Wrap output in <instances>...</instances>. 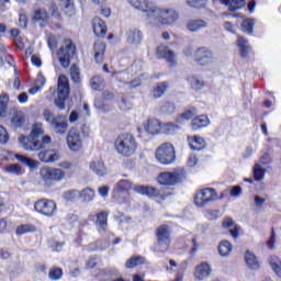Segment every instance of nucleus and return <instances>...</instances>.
<instances>
[{
	"label": "nucleus",
	"instance_id": "ea45409f",
	"mask_svg": "<svg viewBox=\"0 0 281 281\" xmlns=\"http://www.w3.org/2000/svg\"><path fill=\"white\" fill-rule=\"evenodd\" d=\"M133 188V182L128 180H120L114 188V192H128Z\"/></svg>",
	"mask_w": 281,
	"mask_h": 281
},
{
	"label": "nucleus",
	"instance_id": "13d9d810",
	"mask_svg": "<svg viewBox=\"0 0 281 281\" xmlns=\"http://www.w3.org/2000/svg\"><path fill=\"white\" fill-rule=\"evenodd\" d=\"M22 168L19 165H10L7 167V172L11 175H21Z\"/></svg>",
	"mask_w": 281,
	"mask_h": 281
},
{
	"label": "nucleus",
	"instance_id": "bf43d9fd",
	"mask_svg": "<svg viewBox=\"0 0 281 281\" xmlns=\"http://www.w3.org/2000/svg\"><path fill=\"white\" fill-rule=\"evenodd\" d=\"M267 246L269 249H274L276 247V231L273 228L271 229V236L267 243Z\"/></svg>",
	"mask_w": 281,
	"mask_h": 281
},
{
	"label": "nucleus",
	"instance_id": "9b49d317",
	"mask_svg": "<svg viewBox=\"0 0 281 281\" xmlns=\"http://www.w3.org/2000/svg\"><path fill=\"white\" fill-rule=\"evenodd\" d=\"M67 146L72 153H78V150L82 149V135L80 134V130L76 127H71L67 134Z\"/></svg>",
	"mask_w": 281,
	"mask_h": 281
},
{
	"label": "nucleus",
	"instance_id": "4be33fe9",
	"mask_svg": "<svg viewBox=\"0 0 281 281\" xmlns=\"http://www.w3.org/2000/svg\"><path fill=\"white\" fill-rule=\"evenodd\" d=\"M134 190L138 194L150 196L151 199H157V196H159V191L154 187L135 186Z\"/></svg>",
	"mask_w": 281,
	"mask_h": 281
},
{
	"label": "nucleus",
	"instance_id": "393cba45",
	"mask_svg": "<svg viewBox=\"0 0 281 281\" xmlns=\"http://www.w3.org/2000/svg\"><path fill=\"white\" fill-rule=\"evenodd\" d=\"M92 27L95 36L102 37L106 35V24L100 18L92 20Z\"/></svg>",
	"mask_w": 281,
	"mask_h": 281
},
{
	"label": "nucleus",
	"instance_id": "dca6fc26",
	"mask_svg": "<svg viewBox=\"0 0 281 281\" xmlns=\"http://www.w3.org/2000/svg\"><path fill=\"white\" fill-rule=\"evenodd\" d=\"M32 21L38 23L40 27H45L49 23V13L45 9H35L33 12Z\"/></svg>",
	"mask_w": 281,
	"mask_h": 281
},
{
	"label": "nucleus",
	"instance_id": "864d4df0",
	"mask_svg": "<svg viewBox=\"0 0 281 281\" xmlns=\"http://www.w3.org/2000/svg\"><path fill=\"white\" fill-rule=\"evenodd\" d=\"M70 76L74 82H80V68L78 66L70 67Z\"/></svg>",
	"mask_w": 281,
	"mask_h": 281
},
{
	"label": "nucleus",
	"instance_id": "f8f14e48",
	"mask_svg": "<svg viewBox=\"0 0 281 281\" xmlns=\"http://www.w3.org/2000/svg\"><path fill=\"white\" fill-rule=\"evenodd\" d=\"M34 210L43 216H52L56 214L57 206L54 200L42 199L34 203Z\"/></svg>",
	"mask_w": 281,
	"mask_h": 281
},
{
	"label": "nucleus",
	"instance_id": "f3484780",
	"mask_svg": "<svg viewBox=\"0 0 281 281\" xmlns=\"http://www.w3.org/2000/svg\"><path fill=\"white\" fill-rule=\"evenodd\" d=\"M157 54L160 56V58H165L167 63H169L170 67L177 65V56L175 53H172V50L169 49L168 46L160 45L157 49Z\"/></svg>",
	"mask_w": 281,
	"mask_h": 281
},
{
	"label": "nucleus",
	"instance_id": "1a4fd4ad",
	"mask_svg": "<svg viewBox=\"0 0 281 281\" xmlns=\"http://www.w3.org/2000/svg\"><path fill=\"white\" fill-rule=\"evenodd\" d=\"M218 193L213 188H206L198 191L194 195V204L196 207H205L207 203L212 201H217Z\"/></svg>",
	"mask_w": 281,
	"mask_h": 281
},
{
	"label": "nucleus",
	"instance_id": "39448f33",
	"mask_svg": "<svg viewBox=\"0 0 281 281\" xmlns=\"http://www.w3.org/2000/svg\"><path fill=\"white\" fill-rule=\"evenodd\" d=\"M69 95V78L65 75H59L57 79V98L55 104L63 111L65 109V100Z\"/></svg>",
	"mask_w": 281,
	"mask_h": 281
},
{
	"label": "nucleus",
	"instance_id": "a211bd4d",
	"mask_svg": "<svg viewBox=\"0 0 281 281\" xmlns=\"http://www.w3.org/2000/svg\"><path fill=\"white\" fill-rule=\"evenodd\" d=\"M212 274V268L207 265V262H202L196 266L194 278L195 280L203 281L207 280V277Z\"/></svg>",
	"mask_w": 281,
	"mask_h": 281
},
{
	"label": "nucleus",
	"instance_id": "b1692460",
	"mask_svg": "<svg viewBox=\"0 0 281 281\" xmlns=\"http://www.w3.org/2000/svg\"><path fill=\"white\" fill-rule=\"evenodd\" d=\"M104 52H106V44L98 41L94 43V60L99 65L104 63Z\"/></svg>",
	"mask_w": 281,
	"mask_h": 281
},
{
	"label": "nucleus",
	"instance_id": "a19ab883",
	"mask_svg": "<svg viewBox=\"0 0 281 281\" xmlns=\"http://www.w3.org/2000/svg\"><path fill=\"white\" fill-rule=\"evenodd\" d=\"M8 102H10V97L8 93H2L0 95V117L5 115V112L8 111Z\"/></svg>",
	"mask_w": 281,
	"mask_h": 281
},
{
	"label": "nucleus",
	"instance_id": "4c0bfd02",
	"mask_svg": "<svg viewBox=\"0 0 281 281\" xmlns=\"http://www.w3.org/2000/svg\"><path fill=\"white\" fill-rule=\"evenodd\" d=\"M269 265L276 276H278V278H281V260L277 256H270Z\"/></svg>",
	"mask_w": 281,
	"mask_h": 281
},
{
	"label": "nucleus",
	"instance_id": "e433bc0d",
	"mask_svg": "<svg viewBox=\"0 0 281 281\" xmlns=\"http://www.w3.org/2000/svg\"><path fill=\"white\" fill-rule=\"evenodd\" d=\"M146 258L143 256L132 257L125 262L126 269H135V267H139V265H145Z\"/></svg>",
	"mask_w": 281,
	"mask_h": 281
},
{
	"label": "nucleus",
	"instance_id": "58836bf2",
	"mask_svg": "<svg viewBox=\"0 0 281 281\" xmlns=\"http://www.w3.org/2000/svg\"><path fill=\"white\" fill-rule=\"evenodd\" d=\"M265 166L261 164H256L252 169V175L255 181H262L265 179Z\"/></svg>",
	"mask_w": 281,
	"mask_h": 281
},
{
	"label": "nucleus",
	"instance_id": "0e129e2a",
	"mask_svg": "<svg viewBox=\"0 0 281 281\" xmlns=\"http://www.w3.org/2000/svg\"><path fill=\"white\" fill-rule=\"evenodd\" d=\"M222 225L225 229H229L231 227H234V220L229 218V217H226V218L223 220Z\"/></svg>",
	"mask_w": 281,
	"mask_h": 281
},
{
	"label": "nucleus",
	"instance_id": "5701e85b",
	"mask_svg": "<svg viewBox=\"0 0 281 281\" xmlns=\"http://www.w3.org/2000/svg\"><path fill=\"white\" fill-rule=\"evenodd\" d=\"M220 3L226 5L229 12H236V10H241V8L247 5V1L245 0H220Z\"/></svg>",
	"mask_w": 281,
	"mask_h": 281
},
{
	"label": "nucleus",
	"instance_id": "774afa93",
	"mask_svg": "<svg viewBox=\"0 0 281 281\" xmlns=\"http://www.w3.org/2000/svg\"><path fill=\"white\" fill-rule=\"evenodd\" d=\"M19 23L21 27H27V15L20 14Z\"/></svg>",
	"mask_w": 281,
	"mask_h": 281
},
{
	"label": "nucleus",
	"instance_id": "49530a36",
	"mask_svg": "<svg viewBox=\"0 0 281 281\" xmlns=\"http://www.w3.org/2000/svg\"><path fill=\"white\" fill-rule=\"evenodd\" d=\"M194 110H188L177 117V122L178 124H186V122H188L191 117H194Z\"/></svg>",
	"mask_w": 281,
	"mask_h": 281
},
{
	"label": "nucleus",
	"instance_id": "2eb2a0df",
	"mask_svg": "<svg viewBox=\"0 0 281 281\" xmlns=\"http://www.w3.org/2000/svg\"><path fill=\"white\" fill-rule=\"evenodd\" d=\"M195 56L199 65L205 66L214 63V54L207 48L198 49Z\"/></svg>",
	"mask_w": 281,
	"mask_h": 281
},
{
	"label": "nucleus",
	"instance_id": "6e6d98bb",
	"mask_svg": "<svg viewBox=\"0 0 281 281\" xmlns=\"http://www.w3.org/2000/svg\"><path fill=\"white\" fill-rule=\"evenodd\" d=\"M175 103L172 102H166L162 106H161V111L162 113H167L168 115H170V113H175Z\"/></svg>",
	"mask_w": 281,
	"mask_h": 281
},
{
	"label": "nucleus",
	"instance_id": "c9c22d12",
	"mask_svg": "<svg viewBox=\"0 0 281 281\" xmlns=\"http://www.w3.org/2000/svg\"><path fill=\"white\" fill-rule=\"evenodd\" d=\"M80 199L83 201V203H91L93 199H95V191L91 188H86L79 191Z\"/></svg>",
	"mask_w": 281,
	"mask_h": 281
},
{
	"label": "nucleus",
	"instance_id": "c85d7f7f",
	"mask_svg": "<svg viewBox=\"0 0 281 281\" xmlns=\"http://www.w3.org/2000/svg\"><path fill=\"white\" fill-rule=\"evenodd\" d=\"M204 27H207V22L204 20H190L187 24L189 32H199V30H204Z\"/></svg>",
	"mask_w": 281,
	"mask_h": 281
},
{
	"label": "nucleus",
	"instance_id": "6ab92c4d",
	"mask_svg": "<svg viewBox=\"0 0 281 281\" xmlns=\"http://www.w3.org/2000/svg\"><path fill=\"white\" fill-rule=\"evenodd\" d=\"M161 122H159L157 119L148 120L143 124L146 133H149L150 135H157L158 133H161Z\"/></svg>",
	"mask_w": 281,
	"mask_h": 281
},
{
	"label": "nucleus",
	"instance_id": "37998d69",
	"mask_svg": "<svg viewBox=\"0 0 281 281\" xmlns=\"http://www.w3.org/2000/svg\"><path fill=\"white\" fill-rule=\"evenodd\" d=\"M220 256H227L232 254V244L227 240H223L218 246Z\"/></svg>",
	"mask_w": 281,
	"mask_h": 281
},
{
	"label": "nucleus",
	"instance_id": "8fccbe9b",
	"mask_svg": "<svg viewBox=\"0 0 281 281\" xmlns=\"http://www.w3.org/2000/svg\"><path fill=\"white\" fill-rule=\"evenodd\" d=\"M168 91V85L165 83H159L156 88H154L153 95L154 98H161L164 93Z\"/></svg>",
	"mask_w": 281,
	"mask_h": 281
},
{
	"label": "nucleus",
	"instance_id": "6e6552de",
	"mask_svg": "<svg viewBox=\"0 0 281 281\" xmlns=\"http://www.w3.org/2000/svg\"><path fill=\"white\" fill-rule=\"evenodd\" d=\"M157 250L164 254L170 249V226L160 225L156 229Z\"/></svg>",
	"mask_w": 281,
	"mask_h": 281
},
{
	"label": "nucleus",
	"instance_id": "c756f323",
	"mask_svg": "<svg viewBox=\"0 0 281 281\" xmlns=\"http://www.w3.org/2000/svg\"><path fill=\"white\" fill-rule=\"evenodd\" d=\"M14 157L15 159H18V161H20L21 164H24V166H27L29 168H32L33 170H36V168H38V161L27 156L15 154Z\"/></svg>",
	"mask_w": 281,
	"mask_h": 281
},
{
	"label": "nucleus",
	"instance_id": "aec40b11",
	"mask_svg": "<svg viewBox=\"0 0 281 281\" xmlns=\"http://www.w3.org/2000/svg\"><path fill=\"white\" fill-rule=\"evenodd\" d=\"M127 43L134 47L142 45V31L138 29H130L127 32Z\"/></svg>",
	"mask_w": 281,
	"mask_h": 281
},
{
	"label": "nucleus",
	"instance_id": "69168bd1",
	"mask_svg": "<svg viewBox=\"0 0 281 281\" xmlns=\"http://www.w3.org/2000/svg\"><path fill=\"white\" fill-rule=\"evenodd\" d=\"M243 193V189H240V187H233L231 190V196H240V194Z\"/></svg>",
	"mask_w": 281,
	"mask_h": 281
},
{
	"label": "nucleus",
	"instance_id": "bb28decb",
	"mask_svg": "<svg viewBox=\"0 0 281 281\" xmlns=\"http://www.w3.org/2000/svg\"><path fill=\"white\" fill-rule=\"evenodd\" d=\"M188 142L192 150H203V148H205V139H203V137L189 136Z\"/></svg>",
	"mask_w": 281,
	"mask_h": 281
},
{
	"label": "nucleus",
	"instance_id": "2f4dec72",
	"mask_svg": "<svg viewBox=\"0 0 281 281\" xmlns=\"http://www.w3.org/2000/svg\"><path fill=\"white\" fill-rule=\"evenodd\" d=\"M180 128L179 125L168 122L161 125L160 131L161 133H165V135H175L176 133H179Z\"/></svg>",
	"mask_w": 281,
	"mask_h": 281
},
{
	"label": "nucleus",
	"instance_id": "9d476101",
	"mask_svg": "<svg viewBox=\"0 0 281 281\" xmlns=\"http://www.w3.org/2000/svg\"><path fill=\"white\" fill-rule=\"evenodd\" d=\"M186 179L183 171L181 172H160L157 177V182L159 186H177V183H181V180Z\"/></svg>",
	"mask_w": 281,
	"mask_h": 281
},
{
	"label": "nucleus",
	"instance_id": "0eeeda50",
	"mask_svg": "<svg viewBox=\"0 0 281 281\" xmlns=\"http://www.w3.org/2000/svg\"><path fill=\"white\" fill-rule=\"evenodd\" d=\"M40 178L46 186H49L53 181H63L65 179V171L60 168L43 167L40 169Z\"/></svg>",
	"mask_w": 281,
	"mask_h": 281
},
{
	"label": "nucleus",
	"instance_id": "3c124183",
	"mask_svg": "<svg viewBox=\"0 0 281 281\" xmlns=\"http://www.w3.org/2000/svg\"><path fill=\"white\" fill-rule=\"evenodd\" d=\"M254 20L246 19L241 23V30L243 32H246L247 34H254Z\"/></svg>",
	"mask_w": 281,
	"mask_h": 281
},
{
	"label": "nucleus",
	"instance_id": "f257e3e1",
	"mask_svg": "<svg viewBox=\"0 0 281 281\" xmlns=\"http://www.w3.org/2000/svg\"><path fill=\"white\" fill-rule=\"evenodd\" d=\"M131 5L147 14L150 25L161 27V25H172L179 19V13L172 8H159L148 0H131Z\"/></svg>",
	"mask_w": 281,
	"mask_h": 281
},
{
	"label": "nucleus",
	"instance_id": "5fc2aeb1",
	"mask_svg": "<svg viewBox=\"0 0 281 281\" xmlns=\"http://www.w3.org/2000/svg\"><path fill=\"white\" fill-rule=\"evenodd\" d=\"M66 5H65V14H67V16H74V14H76V9L74 8V1H66Z\"/></svg>",
	"mask_w": 281,
	"mask_h": 281
},
{
	"label": "nucleus",
	"instance_id": "20e7f679",
	"mask_svg": "<svg viewBox=\"0 0 281 281\" xmlns=\"http://www.w3.org/2000/svg\"><path fill=\"white\" fill-rule=\"evenodd\" d=\"M156 159L162 166H170L177 161V154L175 151V145L171 143H164L156 149Z\"/></svg>",
	"mask_w": 281,
	"mask_h": 281
},
{
	"label": "nucleus",
	"instance_id": "ddd939ff",
	"mask_svg": "<svg viewBox=\"0 0 281 281\" xmlns=\"http://www.w3.org/2000/svg\"><path fill=\"white\" fill-rule=\"evenodd\" d=\"M41 151L37 154V159L42 161V164H56V161H60L61 155L59 150L56 149H40Z\"/></svg>",
	"mask_w": 281,
	"mask_h": 281
},
{
	"label": "nucleus",
	"instance_id": "de8ad7c7",
	"mask_svg": "<svg viewBox=\"0 0 281 281\" xmlns=\"http://www.w3.org/2000/svg\"><path fill=\"white\" fill-rule=\"evenodd\" d=\"M45 5H47L49 13L55 19H58V16H60V12H58V7H56V2H54L53 0H45Z\"/></svg>",
	"mask_w": 281,
	"mask_h": 281
},
{
	"label": "nucleus",
	"instance_id": "7c9ffc66",
	"mask_svg": "<svg viewBox=\"0 0 281 281\" xmlns=\"http://www.w3.org/2000/svg\"><path fill=\"white\" fill-rule=\"evenodd\" d=\"M188 82H189L191 89H194V91H201V89H203V87H205V81H203L201 79V77L190 76L188 78Z\"/></svg>",
	"mask_w": 281,
	"mask_h": 281
},
{
	"label": "nucleus",
	"instance_id": "09e8293b",
	"mask_svg": "<svg viewBox=\"0 0 281 281\" xmlns=\"http://www.w3.org/2000/svg\"><path fill=\"white\" fill-rule=\"evenodd\" d=\"M11 122L15 126H23L25 123V115H23V112H15L11 119Z\"/></svg>",
	"mask_w": 281,
	"mask_h": 281
},
{
	"label": "nucleus",
	"instance_id": "a878e982",
	"mask_svg": "<svg viewBox=\"0 0 281 281\" xmlns=\"http://www.w3.org/2000/svg\"><path fill=\"white\" fill-rule=\"evenodd\" d=\"M210 125V119L206 115H200L194 117L191 121V127L193 131H199V128H205V126Z\"/></svg>",
	"mask_w": 281,
	"mask_h": 281
},
{
	"label": "nucleus",
	"instance_id": "338daca9",
	"mask_svg": "<svg viewBox=\"0 0 281 281\" xmlns=\"http://www.w3.org/2000/svg\"><path fill=\"white\" fill-rule=\"evenodd\" d=\"M94 106L97 109H99V111H109L110 110L109 105H104V103H102V101H98V100L94 102Z\"/></svg>",
	"mask_w": 281,
	"mask_h": 281
},
{
	"label": "nucleus",
	"instance_id": "a18cd8bd",
	"mask_svg": "<svg viewBox=\"0 0 281 281\" xmlns=\"http://www.w3.org/2000/svg\"><path fill=\"white\" fill-rule=\"evenodd\" d=\"M90 87L91 89H93V91H100V89H102V87H104V79H102L101 77H93L90 80Z\"/></svg>",
	"mask_w": 281,
	"mask_h": 281
},
{
	"label": "nucleus",
	"instance_id": "7ed1b4c3",
	"mask_svg": "<svg viewBox=\"0 0 281 281\" xmlns=\"http://www.w3.org/2000/svg\"><path fill=\"white\" fill-rule=\"evenodd\" d=\"M114 147L122 157H133V154L137 150V139L133 134L124 133L116 137Z\"/></svg>",
	"mask_w": 281,
	"mask_h": 281
},
{
	"label": "nucleus",
	"instance_id": "680f3d73",
	"mask_svg": "<svg viewBox=\"0 0 281 281\" xmlns=\"http://www.w3.org/2000/svg\"><path fill=\"white\" fill-rule=\"evenodd\" d=\"M57 45H58V42L56 41V36L49 35L48 36V47H49V49L54 50Z\"/></svg>",
	"mask_w": 281,
	"mask_h": 281
},
{
	"label": "nucleus",
	"instance_id": "4d7b16f0",
	"mask_svg": "<svg viewBox=\"0 0 281 281\" xmlns=\"http://www.w3.org/2000/svg\"><path fill=\"white\" fill-rule=\"evenodd\" d=\"M8 139H10L8 131L5 130V127L0 125V144H8Z\"/></svg>",
	"mask_w": 281,
	"mask_h": 281
},
{
	"label": "nucleus",
	"instance_id": "f704fd0d",
	"mask_svg": "<svg viewBox=\"0 0 281 281\" xmlns=\"http://www.w3.org/2000/svg\"><path fill=\"white\" fill-rule=\"evenodd\" d=\"M36 226L34 224H22L15 229L16 236H23V234H34Z\"/></svg>",
	"mask_w": 281,
	"mask_h": 281
},
{
	"label": "nucleus",
	"instance_id": "c03bdc74",
	"mask_svg": "<svg viewBox=\"0 0 281 281\" xmlns=\"http://www.w3.org/2000/svg\"><path fill=\"white\" fill-rule=\"evenodd\" d=\"M64 199L66 201H70L74 203V201H78L80 199V191L78 190H68L64 192Z\"/></svg>",
	"mask_w": 281,
	"mask_h": 281
},
{
	"label": "nucleus",
	"instance_id": "72a5a7b5",
	"mask_svg": "<svg viewBox=\"0 0 281 281\" xmlns=\"http://www.w3.org/2000/svg\"><path fill=\"white\" fill-rule=\"evenodd\" d=\"M237 45H238V47L240 49V54L244 58L247 57V54H249V52H251V47L249 46V42L243 36H239L237 38Z\"/></svg>",
	"mask_w": 281,
	"mask_h": 281
},
{
	"label": "nucleus",
	"instance_id": "603ef678",
	"mask_svg": "<svg viewBox=\"0 0 281 281\" xmlns=\"http://www.w3.org/2000/svg\"><path fill=\"white\" fill-rule=\"evenodd\" d=\"M50 280H60L63 278V270L60 268H53L48 274Z\"/></svg>",
	"mask_w": 281,
	"mask_h": 281
},
{
	"label": "nucleus",
	"instance_id": "e2e57ef3",
	"mask_svg": "<svg viewBox=\"0 0 281 281\" xmlns=\"http://www.w3.org/2000/svg\"><path fill=\"white\" fill-rule=\"evenodd\" d=\"M109 190H110L109 187L103 186L98 189V192H99L100 196H102L103 199H106V196H109Z\"/></svg>",
	"mask_w": 281,
	"mask_h": 281
},
{
	"label": "nucleus",
	"instance_id": "cd10ccee",
	"mask_svg": "<svg viewBox=\"0 0 281 281\" xmlns=\"http://www.w3.org/2000/svg\"><path fill=\"white\" fill-rule=\"evenodd\" d=\"M109 213L105 211H101L97 215V226L99 227L100 232H106V227H109Z\"/></svg>",
	"mask_w": 281,
	"mask_h": 281
},
{
	"label": "nucleus",
	"instance_id": "052dcab7",
	"mask_svg": "<svg viewBox=\"0 0 281 281\" xmlns=\"http://www.w3.org/2000/svg\"><path fill=\"white\" fill-rule=\"evenodd\" d=\"M187 164H188L189 168H194V166H196V164H199V158H196V155L191 154L189 156Z\"/></svg>",
	"mask_w": 281,
	"mask_h": 281
},
{
	"label": "nucleus",
	"instance_id": "4468645a",
	"mask_svg": "<svg viewBox=\"0 0 281 281\" xmlns=\"http://www.w3.org/2000/svg\"><path fill=\"white\" fill-rule=\"evenodd\" d=\"M50 128H53V131L57 133V135H65L68 128L67 116L57 115L53 117L50 121Z\"/></svg>",
	"mask_w": 281,
	"mask_h": 281
},
{
	"label": "nucleus",
	"instance_id": "f03ea898",
	"mask_svg": "<svg viewBox=\"0 0 281 281\" xmlns=\"http://www.w3.org/2000/svg\"><path fill=\"white\" fill-rule=\"evenodd\" d=\"M52 136L45 135V128L43 123H35L32 125L31 133L26 137L21 135L19 137L20 146L29 153H38V150H45L49 144H52Z\"/></svg>",
	"mask_w": 281,
	"mask_h": 281
},
{
	"label": "nucleus",
	"instance_id": "79ce46f5",
	"mask_svg": "<svg viewBox=\"0 0 281 281\" xmlns=\"http://www.w3.org/2000/svg\"><path fill=\"white\" fill-rule=\"evenodd\" d=\"M189 8H194L195 10H203L207 7V0H186Z\"/></svg>",
	"mask_w": 281,
	"mask_h": 281
},
{
	"label": "nucleus",
	"instance_id": "423d86ee",
	"mask_svg": "<svg viewBox=\"0 0 281 281\" xmlns=\"http://www.w3.org/2000/svg\"><path fill=\"white\" fill-rule=\"evenodd\" d=\"M74 56H76V45L69 38L64 40V44L58 52L59 63L64 69L69 67Z\"/></svg>",
	"mask_w": 281,
	"mask_h": 281
},
{
	"label": "nucleus",
	"instance_id": "473e14b6",
	"mask_svg": "<svg viewBox=\"0 0 281 281\" xmlns=\"http://www.w3.org/2000/svg\"><path fill=\"white\" fill-rule=\"evenodd\" d=\"M245 260H246V265L250 269H259L260 268V262H258V258H256V255H254V252L246 251Z\"/></svg>",
	"mask_w": 281,
	"mask_h": 281
},
{
	"label": "nucleus",
	"instance_id": "412c9836",
	"mask_svg": "<svg viewBox=\"0 0 281 281\" xmlns=\"http://www.w3.org/2000/svg\"><path fill=\"white\" fill-rule=\"evenodd\" d=\"M89 168L98 177H104V175H106V166L104 165V161H102L100 159L90 161Z\"/></svg>",
	"mask_w": 281,
	"mask_h": 281
}]
</instances>
